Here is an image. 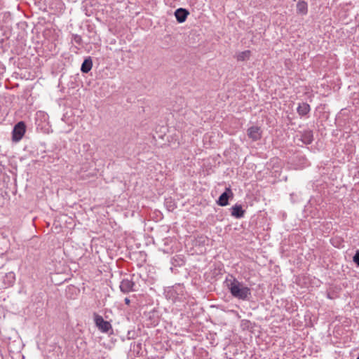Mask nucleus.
Returning a JSON list of instances; mask_svg holds the SVG:
<instances>
[{"label":"nucleus","instance_id":"nucleus-1","mask_svg":"<svg viewBox=\"0 0 359 359\" xmlns=\"http://www.w3.org/2000/svg\"><path fill=\"white\" fill-rule=\"evenodd\" d=\"M225 283L233 298L241 301H249L251 299V288L244 283L239 281L233 276L229 275L225 279Z\"/></svg>","mask_w":359,"mask_h":359},{"label":"nucleus","instance_id":"nucleus-2","mask_svg":"<svg viewBox=\"0 0 359 359\" xmlns=\"http://www.w3.org/2000/svg\"><path fill=\"white\" fill-rule=\"evenodd\" d=\"M93 320L95 326L102 333L112 331V326L109 321L104 320L102 316L97 313H93Z\"/></svg>","mask_w":359,"mask_h":359},{"label":"nucleus","instance_id":"nucleus-3","mask_svg":"<svg viewBox=\"0 0 359 359\" xmlns=\"http://www.w3.org/2000/svg\"><path fill=\"white\" fill-rule=\"evenodd\" d=\"M134 275L132 276L130 279L124 278L121 280L119 288L120 290L124 293L128 294L130 292L135 291V283L133 280Z\"/></svg>","mask_w":359,"mask_h":359},{"label":"nucleus","instance_id":"nucleus-4","mask_svg":"<svg viewBox=\"0 0 359 359\" xmlns=\"http://www.w3.org/2000/svg\"><path fill=\"white\" fill-rule=\"evenodd\" d=\"M15 282V274L13 271L6 273L0 279V287L8 288L14 285Z\"/></svg>","mask_w":359,"mask_h":359},{"label":"nucleus","instance_id":"nucleus-5","mask_svg":"<svg viewBox=\"0 0 359 359\" xmlns=\"http://www.w3.org/2000/svg\"><path fill=\"white\" fill-rule=\"evenodd\" d=\"M25 128H26V126L23 121L18 122L15 126L13 133H12L13 140L15 142L20 141L22 138V137L25 133Z\"/></svg>","mask_w":359,"mask_h":359},{"label":"nucleus","instance_id":"nucleus-6","mask_svg":"<svg viewBox=\"0 0 359 359\" xmlns=\"http://www.w3.org/2000/svg\"><path fill=\"white\" fill-rule=\"evenodd\" d=\"M295 139L301 141L304 144H310L313 140V131L311 130H306L302 132H299V134L296 135Z\"/></svg>","mask_w":359,"mask_h":359},{"label":"nucleus","instance_id":"nucleus-7","mask_svg":"<svg viewBox=\"0 0 359 359\" xmlns=\"http://www.w3.org/2000/svg\"><path fill=\"white\" fill-rule=\"evenodd\" d=\"M262 130L259 126H251L247 130V135L252 141L255 142L262 138Z\"/></svg>","mask_w":359,"mask_h":359},{"label":"nucleus","instance_id":"nucleus-8","mask_svg":"<svg viewBox=\"0 0 359 359\" xmlns=\"http://www.w3.org/2000/svg\"><path fill=\"white\" fill-rule=\"evenodd\" d=\"M233 196V193L230 187L226 188V190L222 193L217 201V203L220 206H226L229 203V199Z\"/></svg>","mask_w":359,"mask_h":359},{"label":"nucleus","instance_id":"nucleus-9","mask_svg":"<svg viewBox=\"0 0 359 359\" xmlns=\"http://www.w3.org/2000/svg\"><path fill=\"white\" fill-rule=\"evenodd\" d=\"M231 216L235 218L240 219L244 217L245 210L243 209L242 205L240 204H236L231 208Z\"/></svg>","mask_w":359,"mask_h":359},{"label":"nucleus","instance_id":"nucleus-10","mask_svg":"<svg viewBox=\"0 0 359 359\" xmlns=\"http://www.w3.org/2000/svg\"><path fill=\"white\" fill-rule=\"evenodd\" d=\"M189 15V12L185 8H177L175 12V16L178 22L182 23L184 22L187 15Z\"/></svg>","mask_w":359,"mask_h":359},{"label":"nucleus","instance_id":"nucleus-11","mask_svg":"<svg viewBox=\"0 0 359 359\" xmlns=\"http://www.w3.org/2000/svg\"><path fill=\"white\" fill-rule=\"evenodd\" d=\"M310 111L311 107L306 102L299 103L297 108V111L301 117L306 116L310 112Z\"/></svg>","mask_w":359,"mask_h":359},{"label":"nucleus","instance_id":"nucleus-12","mask_svg":"<svg viewBox=\"0 0 359 359\" xmlns=\"http://www.w3.org/2000/svg\"><path fill=\"white\" fill-rule=\"evenodd\" d=\"M93 67V61L90 57L86 58L84 61L83 62L81 67V71L83 73H88Z\"/></svg>","mask_w":359,"mask_h":359},{"label":"nucleus","instance_id":"nucleus-13","mask_svg":"<svg viewBox=\"0 0 359 359\" xmlns=\"http://www.w3.org/2000/svg\"><path fill=\"white\" fill-rule=\"evenodd\" d=\"M297 12L301 15H306L308 12L307 3L304 1H299L297 4Z\"/></svg>","mask_w":359,"mask_h":359},{"label":"nucleus","instance_id":"nucleus-14","mask_svg":"<svg viewBox=\"0 0 359 359\" xmlns=\"http://www.w3.org/2000/svg\"><path fill=\"white\" fill-rule=\"evenodd\" d=\"M251 51L249 50L242 51L237 54L236 59L238 61H245L250 57Z\"/></svg>","mask_w":359,"mask_h":359},{"label":"nucleus","instance_id":"nucleus-15","mask_svg":"<svg viewBox=\"0 0 359 359\" xmlns=\"http://www.w3.org/2000/svg\"><path fill=\"white\" fill-rule=\"evenodd\" d=\"M72 40L78 45H81L82 43V38L80 35L73 34Z\"/></svg>","mask_w":359,"mask_h":359},{"label":"nucleus","instance_id":"nucleus-16","mask_svg":"<svg viewBox=\"0 0 359 359\" xmlns=\"http://www.w3.org/2000/svg\"><path fill=\"white\" fill-rule=\"evenodd\" d=\"M353 261L359 266V250H356L355 254L353 257Z\"/></svg>","mask_w":359,"mask_h":359},{"label":"nucleus","instance_id":"nucleus-17","mask_svg":"<svg viewBox=\"0 0 359 359\" xmlns=\"http://www.w3.org/2000/svg\"><path fill=\"white\" fill-rule=\"evenodd\" d=\"M124 302L127 305H129L130 303V300L128 297L125 298Z\"/></svg>","mask_w":359,"mask_h":359}]
</instances>
